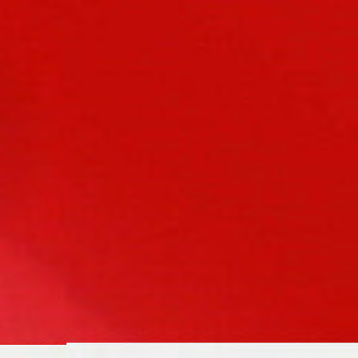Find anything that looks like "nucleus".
<instances>
[{"mask_svg":"<svg viewBox=\"0 0 358 358\" xmlns=\"http://www.w3.org/2000/svg\"><path fill=\"white\" fill-rule=\"evenodd\" d=\"M62 347H0V356H52L66 355Z\"/></svg>","mask_w":358,"mask_h":358,"instance_id":"f257e3e1","label":"nucleus"}]
</instances>
